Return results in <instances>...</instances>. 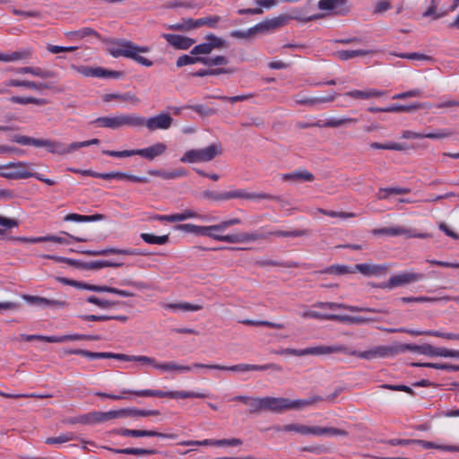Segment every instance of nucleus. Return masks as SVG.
I'll list each match as a JSON object with an SVG mask.
<instances>
[{
	"label": "nucleus",
	"mask_w": 459,
	"mask_h": 459,
	"mask_svg": "<svg viewBox=\"0 0 459 459\" xmlns=\"http://www.w3.org/2000/svg\"><path fill=\"white\" fill-rule=\"evenodd\" d=\"M328 308L334 310L338 308H342L348 310L350 312H382L381 310L367 307H359V306H351L344 303H336V302H329Z\"/></svg>",
	"instance_id": "nucleus-38"
},
{
	"label": "nucleus",
	"mask_w": 459,
	"mask_h": 459,
	"mask_svg": "<svg viewBox=\"0 0 459 459\" xmlns=\"http://www.w3.org/2000/svg\"><path fill=\"white\" fill-rule=\"evenodd\" d=\"M77 437L73 432L63 433L57 437H48L46 444L48 445H60L68 441L75 440Z\"/></svg>",
	"instance_id": "nucleus-52"
},
{
	"label": "nucleus",
	"mask_w": 459,
	"mask_h": 459,
	"mask_svg": "<svg viewBox=\"0 0 459 459\" xmlns=\"http://www.w3.org/2000/svg\"><path fill=\"white\" fill-rule=\"evenodd\" d=\"M22 299L31 305L41 307H51L56 309H63L69 307V302L60 299H50L39 296L23 295Z\"/></svg>",
	"instance_id": "nucleus-13"
},
{
	"label": "nucleus",
	"mask_w": 459,
	"mask_h": 459,
	"mask_svg": "<svg viewBox=\"0 0 459 459\" xmlns=\"http://www.w3.org/2000/svg\"><path fill=\"white\" fill-rule=\"evenodd\" d=\"M401 351H408L411 352L426 355L431 357L432 355V345L429 343H423L420 345L417 344H403L401 347Z\"/></svg>",
	"instance_id": "nucleus-42"
},
{
	"label": "nucleus",
	"mask_w": 459,
	"mask_h": 459,
	"mask_svg": "<svg viewBox=\"0 0 459 459\" xmlns=\"http://www.w3.org/2000/svg\"><path fill=\"white\" fill-rule=\"evenodd\" d=\"M357 122L358 119L353 117H330L324 123L323 126L335 128Z\"/></svg>",
	"instance_id": "nucleus-47"
},
{
	"label": "nucleus",
	"mask_w": 459,
	"mask_h": 459,
	"mask_svg": "<svg viewBox=\"0 0 459 459\" xmlns=\"http://www.w3.org/2000/svg\"><path fill=\"white\" fill-rule=\"evenodd\" d=\"M194 367L204 368H208V369L233 371V372L264 371L267 369H273L275 371L282 370L281 366L274 364V363H268V364H264V365L238 364V365H233V366L194 363Z\"/></svg>",
	"instance_id": "nucleus-6"
},
{
	"label": "nucleus",
	"mask_w": 459,
	"mask_h": 459,
	"mask_svg": "<svg viewBox=\"0 0 459 459\" xmlns=\"http://www.w3.org/2000/svg\"><path fill=\"white\" fill-rule=\"evenodd\" d=\"M277 431L296 432L301 435H314V426L309 427L302 424H287L275 428Z\"/></svg>",
	"instance_id": "nucleus-35"
},
{
	"label": "nucleus",
	"mask_w": 459,
	"mask_h": 459,
	"mask_svg": "<svg viewBox=\"0 0 459 459\" xmlns=\"http://www.w3.org/2000/svg\"><path fill=\"white\" fill-rule=\"evenodd\" d=\"M10 102L19 105L34 104L39 107L45 106L48 103V100L43 98H35L32 96H13L9 99Z\"/></svg>",
	"instance_id": "nucleus-33"
},
{
	"label": "nucleus",
	"mask_w": 459,
	"mask_h": 459,
	"mask_svg": "<svg viewBox=\"0 0 459 459\" xmlns=\"http://www.w3.org/2000/svg\"><path fill=\"white\" fill-rule=\"evenodd\" d=\"M107 50L115 58L123 56L146 67H151L153 65L152 61L141 56L143 53L150 52L151 48L148 46H139L131 40L124 39L112 40L109 42Z\"/></svg>",
	"instance_id": "nucleus-1"
},
{
	"label": "nucleus",
	"mask_w": 459,
	"mask_h": 459,
	"mask_svg": "<svg viewBox=\"0 0 459 459\" xmlns=\"http://www.w3.org/2000/svg\"><path fill=\"white\" fill-rule=\"evenodd\" d=\"M161 36L178 49H188L195 43L194 39L181 35L163 33Z\"/></svg>",
	"instance_id": "nucleus-24"
},
{
	"label": "nucleus",
	"mask_w": 459,
	"mask_h": 459,
	"mask_svg": "<svg viewBox=\"0 0 459 459\" xmlns=\"http://www.w3.org/2000/svg\"><path fill=\"white\" fill-rule=\"evenodd\" d=\"M117 179H127L134 183H149V179L144 177L134 176L122 171H117Z\"/></svg>",
	"instance_id": "nucleus-62"
},
{
	"label": "nucleus",
	"mask_w": 459,
	"mask_h": 459,
	"mask_svg": "<svg viewBox=\"0 0 459 459\" xmlns=\"http://www.w3.org/2000/svg\"><path fill=\"white\" fill-rule=\"evenodd\" d=\"M348 0H320L318 8L322 11H331L335 14L345 15L350 12Z\"/></svg>",
	"instance_id": "nucleus-19"
},
{
	"label": "nucleus",
	"mask_w": 459,
	"mask_h": 459,
	"mask_svg": "<svg viewBox=\"0 0 459 459\" xmlns=\"http://www.w3.org/2000/svg\"><path fill=\"white\" fill-rule=\"evenodd\" d=\"M332 321H338L342 323H346L350 325H364L368 324L370 322L375 321L371 317H364V316H354L349 315H335L333 314V316H327Z\"/></svg>",
	"instance_id": "nucleus-31"
},
{
	"label": "nucleus",
	"mask_w": 459,
	"mask_h": 459,
	"mask_svg": "<svg viewBox=\"0 0 459 459\" xmlns=\"http://www.w3.org/2000/svg\"><path fill=\"white\" fill-rule=\"evenodd\" d=\"M140 237L145 243L152 245H165L169 242L168 235L155 236L150 233H142Z\"/></svg>",
	"instance_id": "nucleus-50"
},
{
	"label": "nucleus",
	"mask_w": 459,
	"mask_h": 459,
	"mask_svg": "<svg viewBox=\"0 0 459 459\" xmlns=\"http://www.w3.org/2000/svg\"><path fill=\"white\" fill-rule=\"evenodd\" d=\"M167 394L168 398L171 399L205 398L208 396L206 394L193 391H169Z\"/></svg>",
	"instance_id": "nucleus-45"
},
{
	"label": "nucleus",
	"mask_w": 459,
	"mask_h": 459,
	"mask_svg": "<svg viewBox=\"0 0 459 459\" xmlns=\"http://www.w3.org/2000/svg\"><path fill=\"white\" fill-rule=\"evenodd\" d=\"M350 349L342 344L334 345H319L315 347L306 348L307 355H325L332 353H344L350 355Z\"/></svg>",
	"instance_id": "nucleus-18"
},
{
	"label": "nucleus",
	"mask_w": 459,
	"mask_h": 459,
	"mask_svg": "<svg viewBox=\"0 0 459 459\" xmlns=\"http://www.w3.org/2000/svg\"><path fill=\"white\" fill-rule=\"evenodd\" d=\"M325 399L319 395H314L307 399H298V400H290V409H302L307 406L314 405L319 402L324 401Z\"/></svg>",
	"instance_id": "nucleus-40"
},
{
	"label": "nucleus",
	"mask_w": 459,
	"mask_h": 459,
	"mask_svg": "<svg viewBox=\"0 0 459 459\" xmlns=\"http://www.w3.org/2000/svg\"><path fill=\"white\" fill-rule=\"evenodd\" d=\"M121 127H142L143 116L136 113H120Z\"/></svg>",
	"instance_id": "nucleus-32"
},
{
	"label": "nucleus",
	"mask_w": 459,
	"mask_h": 459,
	"mask_svg": "<svg viewBox=\"0 0 459 459\" xmlns=\"http://www.w3.org/2000/svg\"><path fill=\"white\" fill-rule=\"evenodd\" d=\"M394 354V349L390 346H376L368 351H350L351 356H356L359 359H373L376 358H386Z\"/></svg>",
	"instance_id": "nucleus-12"
},
{
	"label": "nucleus",
	"mask_w": 459,
	"mask_h": 459,
	"mask_svg": "<svg viewBox=\"0 0 459 459\" xmlns=\"http://www.w3.org/2000/svg\"><path fill=\"white\" fill-rule=\"evenodd\" d=\"M93 123L100 127L117 130L121 128L120 113L111 116L100 117L96 118Z\"/></svg>",
	"instance_id": "nucleus-28"
},
{
	"label": "nucleus",
	"mask_w": 459,
	"mask_h": 459,
	"mask_svg": "<svg viewBox=\"0 0 459 459\" xmlns=\"http://www.w3.org/2000/svg\"><path fill=\"white\" fill-rule=\"evenodd\" d=\"M374 235H388L392 237L403 236L406 238H427L429 237L427 233H417L415 230L404 226H392L373 230Z\"/></svg>",
	"instance_id": "nucleus-9"
},
{
	"label": "nucleus",
	"mask_w": 459,
	"mask_h": 459,
	"mask_svg": "<svg viewBox=\"0 0 459 459\" xmlns=\"http://www.w3.org/2000/svg\"><path fill=\"white\" fill-rule=\"evenodd\" d=\"M439 4V0H431L429 7L424 12L423 16L425 17H432L437 20L445 15H446V12L439 13L437 12V6Z\"/></svg>",
	"instance_id": "nucleus-55"
},
{
	"label": "nucleus",
	"mask_w": 459,
	"mask_h": 459,
	"mask_svg": "<svg viewBox=\"0 0 459 459\" xmlns=\"http://www.w3.org/2000/svg\"><path fill=\"white\" fill-rule=\"evenodd\" d=\"M122 394H134L140 397H168V392H164L161 390H152V389H145V390H138L133 391L129 389H123L121 391Z\"/></svg>",
	"instance_id": "nucleus-37"
},
{
	"label": "nucleus",
	"mask_w": 459,
	"mask_h": 459,
	"mask_svg": "<svg viewBox=\"0 0 459 459\" xmlns=\"http://www.w3.org/2000/svg\"><path fill=\"white\" fill-rule=\"evenodd\" d=\"M323 273H331V274H337V275H342V274H348V273H355V267L351 269L348 265L344 264H333L326 269L322 271Z\"/></svg>",
	"instance_id": "nucleus-51"
},
{
	"label": "nucleus",
	"mask_w": 459,
	"mask_h": 459,
	"mask_svg": "<svg viewBox=\"0 0 459 459\" xmlns=\"http://www.w3.org/2000/svg\"><path fill=\"white\" fill-rule=\"evenodd\" d=\"M115 433L123 437H169L167 434L160 433L155 430H144V429H119L115 430Z\"/></svg>",
	"instance_id": "nucleus-25"
},
{
	"label": "nucleus",
	"mask_w": 459,
	"mask_h": 459,
	"mask_svg": "<svg viewBox=\"0 0 459 459\" xmlns=\"http://www.w3.org/2000/svg\"><path fill=\"white\" fill-rule=\"evenodd\" d=\"M413 366L447 370V371H459V365H452V364H448V363L426 362V363H414Z\"/></svg>",
	"instance_id": "nucleus-49"
},
{
	"label": "nucleus",
	"mask_w": 459,
	"mask_h": 459,
	"mask_svg": "<svg viewBox=\"0 0 459 459\" xmlns=\"http://www.w3.org/2000/svg\"><path fill=\"white\" fill-rule=\"evenodd\" d=\"M127 416V411L126 409H120L117 411H92L86 415L82 416L79 420L74 422H80L83 424H93L105 422L113 419L122 418Z\"/></svg>",
	"instance_id": "nucleus-8"
},
{
	"label": "nucleus",
	"mask_w": 459,
	"mask_h": 459,
	"mask_svg": "<svg viewBox=\"0 0 459 459\" xmlns=\"http://www.w3.org/2000/svg\"><path fill=\"white\" fill-rule=\"evenodd\" d=\"M281 178L284 180L298 182H312L315 177L307 170H296L290 173L282 174Z\"/></svg>",
	"instance_id": "nucleus-34"
},
{
	"label": "nucleus",
	"mask_w": 459,
	"mask_h": 459,
	"mask_svg": "<svg viewBox=\"0 0 459 459\" xmlns=\"http://www.w3.org/2000/svg\"><path fill=\"white\" fill-rule=\"evenodd\" d=\"M38 147H45L48 149V152L58 155L73 152V150H70V144L66 146L61 142L48 139H39Z\"/></svg>",
	"instance_id": "nucleus-22"
},
{
	"label": "nucleus",
	"mask_w": 459,
	"mask_h": 459,
	"mask_svg": "<svg viewBox=\"0 0 459 459\" xmlns=\"http://www.w3.org/2000/svg\"><path fill=\"white\" fill-rule=\"evenodd\" d=\"M268 235H273L276 237L283 238H297L307 235V230H275L271 231Z\"/></svg>",
	"instance_id": "nucleus-54"
},
{
	"label": "nucleus",
	"mask_w": 459,
	"mask_h": 459,
	"mask_svg": "<svg viewBox=\"0 0 459 459\" xmlns=\"http://www.w3.org/2000/svg\"><path fill=\"white\" fill-rule=\"evenodd\" d=\"M453 134V132L449 129L442 128L437 129L435 132H430L427 134H423L424 138L433 139V140H441L445 138H448Z\"/></svg>",
	"instance_id": "nucleus-58"
},
{
	"label": "nucleus",
	"mask_w": 459,
	"mask_h": 459,
	"mask_svg": "<svg viewBox=\"0 0 459 459\" xmlns=\"http://www.w3.org/2000/svg\"><path fill=\"white\" fill-rule=\"evenodd\" d=\"M147 174L153 177H160L164 180H171L186 177L187 172L185 169L180 168L171 171H165L160 169H149Z\"/></svg>",
	"instance_id": "nucleus-29"
},
{
	"label": "nucleus",
	"mask_w": 459,
	"mask_h": 459,
	"mask_svg": "<svg viewBox=\"0 0 459 459\" xmlns=\"http://www.w3.org/2000/svg\"><path fill=\"white\" fill-rule=\"evenodd\" d=\"M31 167V164L24 161L9 162L4 164V173H1V177L7 179H26L29 178H35L48 186H54L56 184L55 180L47 178L40 173L32 172L30 170Z\"/></svg>",
	"instance_id": "nucleus-2"
},
{
	"label": "nucleus",
	"mask_w": 459,
	"mask_h": 459,
	"mask_svg": "<svg viewBox=\"0 0 459 459\" xmlns=\"http://www.w3.org/2000/svg\"><path fill=\"white\" fill-rule=\"evenodd\" d=\"M8 87L26 88L38 92H40L43 90L49 89L48 84L46 82H39L34 81L18 79H11L4 82V88L7 89Z\"/></svg>",
	"instance_id": "nucleus-21"
},
{
	"label": "nucleus",
	"mask_w": 459,
	"mask_h": 459,
	"mask_svg": "<svg viewBox=\"0 0 459 459\" xmlns=\"http://www.w3.org/2000/svg\"><path fill=\"white\" fill-rule=\"evenodd\" d=\"M201 60H203L202 56L194 57V56H190L188 55H183L178 58L176 64H177L178 67H182V66L193 65L195 63H201Z\"/></svg>",
	"instance_id": "nucleus-64"
},
{
	"label": "nucleus",
	"mask_w": 459,
	"mask_h": 459,
	"mask_svg": "<svg viewBox=\"0 0 459 459\" xmlns=\"http://www.w3.org/2000/svg\"><path fill=\"white\" fill-rule=\"evenodd\" d=\"M173 124V118L169 114L160 113L148 118L143 117V126L149 131L168 130Z\"/></svg>",
	"instance_id": "nucleus-10"
},
{
	"label": "nucleus",
	"mask_w": 459,
	"mask_h": 459,
	"mask_svg": "<svg viewBox=\"0 0 459 459\" xmlns=\"http://www.w3.org/2000/svg\"><path fill=\"white\" fill-rule=\"evenodd\" d=\"M108 449L116 454L134 455H154V454L158 453V451L155 449H144V448H134V447L121 448V449L108 448Z\"/></svg>",
	"instance_id": "nucleus-43"
},
{
	"label": "nucleus",
	"mask_w": 459,
	"mask_h": 459,
	"mask_svg": "<svg viewBox=\"0 0 459 459\" xmlns=\"http://www.w3.org/2000/svg\"><path fill=\"white\" fill-rule=\"evenodd\" d=\"M167 150V145L163 143H154L147 148L126 151H108L104 150L102 153L110 157L126 158L139 155L149 160H152L156 157L162 155Z\"/></svg>",
	"instance_id": "nucleus-4"
},
{
	"label": "nucleus",
	"mask_w": 459,
	"mask_h": 459,
	"mask_svg": "<svg viewBox=\"0 0 459 459\" xmlns=\"http://www.w3.org/2000/svg\"><path fill=\"white\" fill-rule=\"evenodd\" d=\"M373 50L356 49V50H340L336 52V56L341 60H349L357 56H365L373 54Z\"/></svg>",
	"instance_id": "nucleus-44"
},
{
	"label": "nucleus",
	"mask_w": 459,
	"mask_h": 459,
	"mask_svg": "<svg viewBox=\"0 0 459 459\" xmlns=\"http://www.w3.org/2000/svg\"><path fill=\"white\" fill-rule=\"evenodd\" d=\"M68 262L72 264H76L78 267L84 270H100L104 267H121L123 263L112 262L108 260H97L85 263H77L75 261L68 259Z\"/></svg>",
	"instance_id": "nucleus-23"
},
{
	"label": "nucleus",
	"mask_w": 459,
	"mask_h": 459,
	"mask_svg": "<svg viewBox=\"0 0 459 459\" xmlns=\"http://www.w3.org/2000/svg\"><path fill=\"white\" fill-rule=\"evenodd\" d=\"M372 149L377 150H392V151H403L406 149L404 143L390 142L387 143H370Z\"/></svg>",
	"instance_id": "nucleus-53"
},
{
	"label": "nucleus",
	"mask_w": 459,
	"mask_h": 459,
	"mask_svg": "<svg viewBox=\"0 0 459 459\" xmlns=\"http://www.w3.org/2000/svg\"><path fill=\"white\" fill-rule=\"evenodd\" d=\"M86 300H87V302H89L91 304H94L100 308H109L117 303V302L108 300V299H102L97 298L95 296H90L87 298Z\"/></svg>",
	"instance_id": "nucleus-61"
},
{
	"label": "nucleus",
	"mask_w": 459,
	"mask_h": 459,
	"mask_svg": "<svg viewBox=\"0 0 459 459\" xmlns=\"http://www.w3.org/2000/svg\"><path fill=\"white\" fill-rule=\"evenodd\" d=\"M264 407L266 411L281 413L290 410V403L288 398L265 396L264 397Z\"/></svg>",
	"instance_id": "nucleus-20"
},
{
	"label": "nucleus",
	"mask_w": 459,
	"mask_h": 459,
	"mask_svg": "<svg viewBox=\"0 0 459 459\" xmlns=\"http://www.w3.org/2000/svg\"><path fill=\"white\" fill-rule=\"evenodd\" d=\"M424 278L425 275L423 273L405 271L391 276L387 281L380 284V288L392 290L418 282Z\"/></svg>",
	"instance_id": "nucleus-7"
},
{
	"label": "nucleus",
	"mask_w": 459,
	"mask_h": 459,
	"mask_svg": "<svg viewBox=\"0 0 459 459\" xmlns=\"http://www.w3.org/2000/svg\"><path fill=\"white\" fill-rule=\"evenodd\" d=\"M222 146L220 143H213L204 148L191 149L186 151L180 158L183 163L209 162L221 155Z\"/></svg>",
	"instance_id": "nucleus-3"
},
{
	"label": "nucleus",
	"mask_w": 459,
	"mask_h": 459,
	"mask_svg": "<svg viewBox=\"0 0 459 459\" xmlns=\"http://www.w3.org/2000/svg\"><path fill=\"white\" fill-rule=\"evenodd\" d=\"M221 21V17L218 15L204 17L196 20L195 25L199 27L201 26H208L209 28H215L217 23Z\"/></svg>",
	"instance_id": "nucleus-60"
},
{
	"label": "nucleus",
	"mask_w": 459,
	"mask_h": 459,
	"mask_svg": "<svg viewBox=\"0 0 459 459\" xmlns=\"http://www.w3.org/2000/svg\"><path fill=\"white\" fill-rule=\"evenodd\" d=\"M247 405L249 406V412L252 414L264 411V397H250Z\"/></svg>",
	"instance_id": "nucleus-56"
},
{
	"label": "nucleus",
	"mask_w": 459,
	"mask_h": 459,
	"mask_svg": "<svg viewBox=\"0 0 459 459\" xmlns=\"http://www.w3.org/2000/svg\"><path fill=\"white\" fill-rule=\"evenodd\" d=\"M322 17L319 14L311 15L308 17H299V16H290L287 14H281L277 17L272 19H266L255 26H253V30L255 32V35L258 33L266 34L275 30L278 28H281L287 24L288 21L290 19H294L302 22H307L310 21L316 20Z\"/></svg>",
	"instance_id": "nucleus-5"
},
{
	"label": "nucleus",
	"mask_w": 459,
	"mask_h": 459,
	"mask_svg": "<svg viewBox=\"0 0 459 459\" xmlns=\"http://www.w3.org/2000/svg\"><path fill=\"white\" fill-rule=\"evenodd\" d=\"M227 200L230 199H247V200H259V199H267V200H279L278 196L265 194V193H250L245 189H236L233 191L226 192Z\"/></svg>",
	"instance_id": "nucleus-16"
},
{
	"label": "nucleus",
	"mask_w": 459,
	"mask_h": 459,
	"mask_svg": "<svg viewBox=\"0 0 459 459\" xmlns=\"http://www.w3.org/2000/svg\"><path fill=\"white\" fill-rule=\"evenodd\" d=\"M71 68L85 77L106 78L117 77L118 75L117 72L108 71L102 67H90L86 65H72Z\"/></svg>",
	"instance_id": "nucleus-15"
},
{
	"label": "nucleus",
	"mask_w": 459,
	"mask_h": 459,
	"mask_svg": "<svg viewBox=\"0 0 459 459\" xmlns=\"http://www.w3.org/2000/svg\"><path fill=\"white\" fill-rule=\"evenodd\" d=\"M389 266L386 264H358L355 265V273H360L364 276H383L387 273Z\"/></svg>",
	"instance_id": "nucleus-17"
},
{
	"label": "nucleus",
	"mask_w": 459,
	"mask_h": 459,
	"mask_svg": "<svg viewBox=\"0 0 459 459\" xmlns=\"http://www.w3.org/2000/svg\"><path fill=\"white\" fill-rule=\"evenodd\" d=\"M83 254L88 255H108L110 254L117 255H141L139 251L136 249L126 248V249H119V248H106V249H98V250H86L83 251Z\"/></svg>",
	"instance_id": "nucleus-27"
},
{
	"label": "nucleus",
	"mask_w": 459,
	"mask_h": 459,
	"mask_svg": "<svg viewBox=\"0 0 459 459\" xmlns=\"http://www.w3.org/2000/svg\"><path fill=\"white\" fill-rule=\"evenodd\" d=\"M74 354L81 355L85 358L94 359H118V353L113 352H93L86 350L77 349L74 351Z\"/></svg>",
	"instance_id": "nucleus-39"
},
{
	"label": "nucleus",
	"mask_w": 459,
	"mask_h": 459,
	"mask_svg": "<svg viewBox=\"0 0 459 459\" xmlns=\"http://www.w3.org/2000/svg\"><path fill=\"white\" fill-rule=\"evenodd\" d=\"M413 444L420 445L421 447H423L425 449L435 448V449L446 451V452H459L458 446L437 445V444L430 442V441L420 440V439H413Z\"/></svg>",
	"instance_id": "nucleus-41"
},
{
	"label": "nucleus",
	"mask_w": 459,
	"mask_h": 459,
	"mask_svg": "<svg viewBox=\"0 0 459 459\" xmlns=\"http://www.w3.org/2000/svg\"><path fill=\"white\" fill-rule=\"evenodd\" d=\"M228 62V58L224 56H217L215 57H203V60H201V64L209 66L227 65Z\"/></svg>",
	"instance_id": "nucleus-63"
},
{
	"label": "nucleus",
	"mask_w": 459,
	"mask_h": 459,
	"mask_svg": "<svg viewBox=\"0 0 459 459\" xmlns=\"http://www.w3.org/2000/svg\"><path fill=\"white\" fill-rule=\"evenodd\" d=\"M335 98L336 93L332 91L325 96H306L303 94H298L295 96L294 100L297 104L316 108L322 104L333 102Z\"/></svg>",
	"instance_id": "nucleus-14"
},
{
	"label": "nucleus",
	"mask_w": 459,
	"mask_h": 459,
	"mask_svg": "<svg viewBox=\"0 0 459 459\" xmlns=\"http://www.w3.org/2000/svg\"><path fill=\"white\" fill-rule=\"evenodd\" d=\"M242 324L247 325H263V326H268L273 329H283L284 325L280 323H273L270 321H255L250 319H245L241 321Z\"/></svg>",
	"instance_id": "nucleus-57"
},
{
	"label": "nucleus",
	"mask_w": 459,
	"mask_h": 459,
	"mask_svg": "<svg viewBox=\"0 0 459 459\" xmlns=\"http://www.w3.org/2000/svg\"><path fill=\"white\" fill-rule=\"evenodd\" d=\"M118 360L122 361H136L143 364L152 365L155 368L157 362L154 359L147 356H130L126 354L118 353Z\"/></svg>",
	"instance_id": "nucleus-46"
},
{
	"label": "nucleus",
	"mask_w": 459,
	"mask_h": 459,
	"mask_svg": "<svg viewBox=\"0 0 459 459\" xmlns=\"http://www.w3.org/2000/svg\"><path fill=\"white\" fill-rule=\"evenodd\" d=\"M347 436V432L343 429L336 428H322L314 426V436Z\"/></svg>",
	"instance_id": "nucleus-48"
},
{
	"label": "nucleus",
	"mask_w": 459,
	"mask_h": 459,
	"mask_svg": "<svg viewBox=\"0 0 459 459\" xmlns=\"http://www.w3.org/2000/svg\"><path fill=\"white\" fill-rule=\"evenodd\" d=\"M104 219V215L96 213L93 215H81L77 213H69L65 216V221H74V222H92L99 221Z\"/></svg>",
	"instance_id": "nucleus-36"
},
{
	"label": "nucleus",
	"mask_w": 459,
	"mask_h": 459,
	"mask_svg": "<svg viewBox=\"0 0 459 459\" xmlns=\"http://www.w3.org/2000/svg\"><path fill=\"white\" fill-rule=\"evenodd\" d=\"M265 238V235L257 232H241L238 234L219 235L214 237L215 240L223 241L230 244L249 243L260 238Z\"/></svg>",
	"instance_id": "nucleus-11"
},
{
	"label": "nucleus",
	"mask_w": 459,
	"mask_h": 459,
	"mask_svg": "<svg viewBox=\"0 0 459 459\" xmlns=\"http://www.w3.org/2000/svg\"><path fill=\"white\" fill-rule=\"evenodd\" d=\"M155 368L162 372L186 373L197 368L194 367V364L192 366H185L179 365L174 361H169L163 363L159 362L157 365H155Z\"/></svg>",
	"instance_id": "nucleus-30"
},
{
	"label": "nucleus",
	"mask_w": 459,
	"mask_h": 459,
	"mask_svg": "<svg viewBox=\"0 0 459 459\" xmlns=\"http://www.w3.org/2000/svg\"><path fill=\"white\" fill-rule=\"evenodd\" d=\"M18 221L0 215V235H4L7 230L18 226Z\"/></svg>",
	"instance_id": "nucleus-59"
},
{
	"label": "nucleus",
	"mask_w": 459,
	"mask_h": 459,
	"mask_svg": "<svg viewBox=\"0 0 459 459\" xmlns=\"http://www.w3.org/2000/svg\"><path fill=\"white\" fill-rule=\"evenodd\" d=\"M101 99L104 102L118 100L122 102H129L134 106L140 103V99L131 91H126L124 93H106L102 95Z\"/></svg>",
	"instance_id": "nucleus-26"
}]
</instances>
